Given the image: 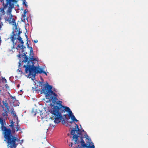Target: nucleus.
<instances>
[{"mask_svg":"<svg viewBox=\"0 0 148 148\" xmlns=\"http://www.w3.org/2000/svg\"><path fill=\"white\" fill-rule=\"evenodd\" d=\"M1 37H0V44H1Z\"/></svg>","mask_w":148,"mask_h":148,"instance_id":"obj_37","label":"nucleus"},{"mask_svg":"<svg viewBox=\"0 0 148 148\" xmlns=\"http://www.w3.org/2000/svg\"><path fill=\"white\" fill-rule=\"evenodd\" d=\"M12 99H14V100H15V99H16V98H15V97H12Z\"/></svg>","mask_w":148,"mask_h":148,"instance_id":"obj_35","label":"nucleus"},{"mask_svg":"<svg viewBox=\"0 0 148 148\" xmlns=\"http://www.w3.org/2000/svg\"><path fill=\"white\" fill-rule=\"evenodd\" d=\"M22 32L21 31H19L17 35H20V34Z\"/></svg>","mask_w":148,"mask_h":148,"instance_id":"obj_26","label":"nucleus"},{"mask_svg":"<svg viewBox=\"0 0 148 148\" xmlns=\"http://www.w3.org/2000/svg\"><path fill=\"white\" fill-rule=\"evenodd\" d=\"M43 82H40V85H41V86H42L43 85Z\"/></svg>","mask_w":148,"mask_h":148,"instance_id":"obj_30","label":"nucleus"},{"mask_svg":"<svg viewBox=\"0 0 148 148\" xmlns=\"http://www.w3.org/2000/svg\"><path fill=\"white\" fill-rule=\"evenodd\" d=\"M14 109L12 108V111L11 112V114L13 115V117L14 118L16 119L17 121H18V117L16 114V113L15 111H14Z\"/></svg>","mask_w":148,"mask_h":148,"instance_id":"obj_10","label":"nucleus"},{"mask_svg":"<svg viewBox=\"0 0 148 148\" xmlns=\"http://www.w3.org/2000/svg\"><path fill=\"white\" fill-rule=\"evenodd\" d=\"M22 16L23 18H25V17H26L25 14H22Z\"/></svg>","mask_w":148,"mask_h":148,"instance_id":"obj_24","label":"nucleus"},{"mask_svg":"<svg viewBox=\"0 0 148 148\" xmlns=\"http://www.w3.org/2000/svg\"><path fill=\"white\" fill-rule=\"evenodd\" d=\"M75 125H76L77 127V129H78V126L77 124L75 123Z\"/></svg>","mask_w":148,"mask_h":148,"instance_id":"obj_36","label":"nucleus"},{"mask_svg":"<svg viewBox=\"0 0 148 148\" xmlns=\"http://www.w3.org/2000/svg\"><path fill=\"white\" fill-rule=\"evenodd\" d=\"M40 116L42 118H43V116H42V115H43V114L42 113H40Z\"/></svg>","mask_w":148,"mask_h":148,"instance_id":"obj_33","label":"nucleus"},{"mask_svg":"<svg viewBox=\"0 0 148 148\" xmlns=\"http://www.w3.org/2000/svg\"><path fill=\"white\" fill-rule=\"evenodd\" d=\"M4 8H0V14L1 16L4 15L5 14V12L4 10Z\"/></svg>","mask_w":148,"mask_h":148,"instance_id":"obj_13","label":"nucleus"},{"mask_svg":"<svg viewBox=\"0 0 148 148\" xmlns=\"http://www.w3.org/2000/svg\"><path fill=\"white\" fill-rule=\"evenodd\" d=\"M52 86L47 85L45 86L41 91L42 93L46 95L47 98L49 101L52 102L53 104L57 106H52L51 109L49 110V112L52 114V118L54 119V122L55 124H58L60 122L62 119V113L65 111L69 113V116L72 121L77 122L78 121L76 119L70 108L66 106H63L61 101H57V95L51 90Z\"/></svg>","mask_w":148,"mask_h":148,"instance_id":"obj_1","label":"nucleus"},{"mask_svg":"<svg viewBox=\"0 0 148 148\" xmlns=\"http://www.w3.org/2000/svg\"><path fill=\"white\" fill-rule=\"evenodd\" d=\"M25 0H24V1H23V4L25 5V6L26 7H27L28 6V5L26 3H25Z\"/></svg>","mask_w":148,"mask_h":148,"instance_id":"obj_20","label":"nucleus"},{"mask_svg":"<svg viewBox=\"0 0 148 148\" xmlns=\"http://www.w3.org/2000/svg\"><path fill=\"white\" fill-rule=\"evenodd\" d=\"M3 82H5V83L7 82V80L4 78H3Z\"/></svg>","mask_w":148,"mask_h":148,"instance_id":"obj_23","label":"nucleus"},{"mask_svg":"<svg viewBox=\"0 0 148 148\" xmlns=\"http://www.w3.org/2000/svg\"><path fill=\"white\" fill-rule=\"evenodd\" d=\"M1 15H0V20L1 19Z\"/></svg>","mask_w":148,"mask_h":148,"instance_id":"obj_40","label":"nucleus"},{"mask_svg":"<svg viewBox=\"0 0 148 148\" xmlns=\"http://www.w3.org/2000/svg\"><path fill=\"white\" fill-rule=\"evenodd\" d=\"M65 122V121H62V123H64Z\"/></svg>","mask_w":148,"mask_h":148,"instance_id":"obj_39","label":"nucleus"},{"mask_svg":"<svg viewBox=\"0 0 148 148\" xmlns=\"http://www.w3.org/2000/svg\"><path fill=\"white\" fill-rule=\"evenodd\" d=\"M70 146H71V147H72V145H70Z\"/></svg>","mask_w":148,"mask_h":148,"instance_id":"obj_43","label":"nucleus"},{"mask_svg":"<svg viewBox=\"0 0 148 148\" xmlns=\"http://www.w3.org/2000/svg\"><path fill=\"white\" fill-rule=\"evenodd\" d=\"M27 10L26 9L24 10V11L23 12V14H25L27 13Z\"/></svg>","mask_w":148,"mask_h":148,"instance_id":"obj_22","label":"nucleus"},{"mask_svg":"<svg viewBox=\"0 0 148 148\" xmlns=\"http://www.w3.org/2000/svg\"><path fill=\"white\" fill-rule=\"evenodd\" d=\"M3 112L2 113V115L5 118H7L8 116V112L5 109H3Z\"/></svg>","mask_w":148,"mask_h":148,"instance_id":"obj_11","label":"nucleus"},{"mask_svg":"<svg viewBox=\"0 0 148 148\" xmlns=\"http://www.w3.org/2000/svg\"><path fill=\"white\" fill-rule=\"evenodd\" d=\"M52 90H53L54 91H55V92H56V91H57V89H55V88L52 89H52H51V90H52V91H53Z\"/></svg>","mask_w":148,"mask_h":148,"instance_id":"obj_28","label":"nucleus"},{"mask_svg":"<svg viewBox=\"0 0 148 148\" xmlns=\"http://www.w3.org/2000/svg\"><path fill=\"white\" fill-rule=\"evenodd\" d=\"M25 21V18H23V19H22V21L23 22H24Z\"/></svg>","mask_w":148,"mask_h":148,"instance_id":"obj_34","label":"nucleus"},{"mask_svg":"<svg viewBox=\"0 0 148 148\" xmlns=\"http://www.w3.org/2000/svg\"><path fill=\"white\" fill-rule=\"evenodd\" d=\"M25 36L26 37V38L27 39V41L28 40V36L26 34H25Z\"/></svg>","mask_w":148,"mask_h":148,"instance_id":"obj_31","label":"nucleus"},{"mask_svg":"<svg viewBox=\"0 0 148 148\" xmlns=\"http://www.w3.org/2000/svg\"><path fill=\"white\" fill-rule=\"evenodd\" d=\"M73 123V121H71L70 122V123Z\"/></svg>","mask_w":148,"mask_h":148,"instance_id":"obj_41","label":"nucleus"},{"mask_svg":"<svg viewBox=\"0 0 148 148\" xmlns=\"http://www.w3.org/2000/svg\"><path fill=\"white\" fill-rule=\"evenodd\" d=\"M14 123V122L12 120H11V125H10V126L12 127H13Z\"/></svg>","mask_w":148,"mask_h":148,"instance_id":"obj_14","label":"nucleus"},{"mask_svg":"<svg viewBox=\"0 0 148 148\" xmlns=\"http://www.w3.org/2000/svg\"><path fill=\"white\" fill-rule=\"evenodd\" d=\"M3 104L5 106V107H8V104L7 102L3 103Z\"/></svg>","mask_w":148,"mask_h":148,"instance_id":"obj_19","label":"nucleus"},{"mask_svg":"<svg viewBox=\"0 0 148 148\" xmlns=\"http://www.w3.org/2000/svg\"><path fill=\"white\" fill-rule=\"evenodd\" d=\"M82 131L83 132H85L84 131V130H82Z\"/></svg>","mask_w":148,"mask_h":148,"instance_id":"obj_42","label":"nucleus"},{"mask_svg":"<svg viewBox=\"0 0 148 148\" xmlns=\"http://www.w3.org/2000/svg\"><path fill=\"white\" fill-rule=\"evenodd\" d=\"M27 48H30V47H29V44H28V42H27Z\"/></svg>","mask_w":148,"mask_h":148,"instance_id":"obj_27","label":"nucleus"},{"mask_svg":"<svg viewBox=\"0 0 148 148\" xmlns=\"http://www.w3.org/2000/svg\"><path fill=\"white\" fill-rule=\"evenodd\" d=\"M30 49L29 57L28 58L29 60H28L27 64L24 65L23 67L25 68V73H28L27 77L31 78L32 80L34 81L36 79V74L43 73L47 75L48 72L47 70L46 71H44L43 68L37 66L38 65V61L36 58H34V53L32 47H30Z\"/></svg>","mask_w":148,"mask_h":148,"instance_id":"obj_2","label":"nucleus"},{"mask_svg":"<svg viewBox=\"0 0 148 148\" xmlns=\"http://www.w3.org/2000/svg\"><path fill=\"white\" fill-rule=\"evenodd\" d=\"M21 66V65H20V67L18 66V70H17V71H19V72H20L21 73H22V72L21 71V68H20Z\"/></svg>","mask_w":148,"mask_h":148,"instance_id":"obj_17","label":"nucleus"},{"mask_svg":"<svg viewBox=\"0 0 148 148\" xmlns=\"http://www.w3.org/2000/svg\"><path fill=\"white\" fill-rule=\"evenodd\" d=\"M7 20L9 21L10 22H12V23H13V25H14V24L15 25V32H17L18 31V28H17V26H16V24L15 23V20L13 18H9Z\"/></svg>","mask_w":148,"mask_h":148,"instance_id":"obj_9","label":"nucleus"},{"mask_svg":"<svg viewBox=\"0 0 148 148\" xmlns=\"http://www.w3.org/2000/svg\"><path fill=\"white\" fill-rule=\"evenodd\" d=\"M12 35L10 37L11 41L13 43V45L14 46L15 45H16V42H14L15 40L17 39V33H15V32L14 31L12 32Z\"/></svg>","mask_w":148,"mask_h":148,"instance_id":"obj_8","label":"nucleus"},{"mask_svg":"<svg viewBox=\"0 0 148 148\" xmlns=\"http://www.w3.org/2000/svg\"><path fill=\"white\" fill-rule=\"evenodd\" d=\"M20 41L21 44V45H20V47H25L23 45L24 42L23 40H21Z\"/></svg>","mask_w":148,"mask_h":148,"instance_id":"obj_16","label":"nucleus"},{"mask_svg":"<svg viewBox=\"0 0 148 148\" xmlns=\"http://www.w3.org/2000/svg\"><path fill=\"white\" fill-rule=\"evenodd\" d=\"M23 140H21L20 141V142H19V144H20L21 145L22 144V143H23Z\"/></svg>","mask_w":148,"mask_h":148,"instance_id":"obj_25","label":"nucleus"},{"mask_svg":"<svg viewBox=\"0 0 148 148\" xmlns=\"http://www.w3.org/2000/svg\"><path fill=\"white\" fill-rule=\"evenodd\" d=\"M3 120L0 118V123L1 124V129L3 132L4 136L5 138V141H7L10 148H16L17 144L16 142L20 141V140L17 137L13 136L11 134V130L8 129L4 126Z\"/></svg>","mask_w":148,"mask_h":148,"instance_id":"obj_3","label":"nucleus"},{"mask_svg":"<svg viewBox=\"0 0 148 148\" xmlns=\"http://www.w3.org/2000/svg\"><path fill=\"white\" fill-rule=\"evenodd\" d=\"M88 148H95V147L94 146L92 145V146L91 147H90V146L88 147Z\"/></svg>","mask_w":148,"mask_h":148,"instance_id":"obj_29","label":"nucleus"},{"mask_svg":"<svg viewBox=\"0 0 148 148\" xmlns=\"http://www.w3.org/2000/svg\"><path fill=\"white\" fill-rule=\"evenodd\" d=\"M86 136H87L88 137V135H86Z\"/></svg>","mask_w":148,"mask_h":148,"instance_id":"obj_46","label":"nucleus"},{"mask_svg":"<svg viewBox=\"0 0 148 148\" xmlns=\"http://www.w3.org/2000/svg\"><path fill=\"white\" fill-rule=\"evenodd\" d=\"M87 139H88L89 143V145L88 146H87V145L85 144L84 141L83 140L82 138V137H81V141H78V140H77V141H74L75 142L74 143L75 144L77 143L78 144V147L77 148H84V147H86L87 148H88V147H91L92 145L95 147L93 143L91 142V140L90 138H87Z\"/></svg>","mask_w":148,"mask_h":148,"instance_id":"obj_5","label":"nucleus"},{"mask_svg":"<svg viewBox=\"0 0 148 148\" xmlns=\"http://www.w3.org/2000/svg\"><path fill=\"white\" fill-rule=\"evenodd\" d=\"M77 133L79 135H80L82 133V131L80 130L79 128L78 129V130L76 131Z\"/></svg>","mask_w":148,"mask_h":148,"instance_id":"obj_15","label":"nucleus"},{"mask_svg":"<svg viewBox=\"0 0 148 148\" xmlns=\"http://www.w3.org/2000/svg\"><path fill=\"white\" fill-rule=\"evenodd\" d=\"M54 126H55V125H54L52 124H49V128L50 127H54Z\"/></svg>","mask_w":148,"mask_h":148,"instance_id":"obj_21","label":"nucleus"},{"mask_svg":"<svg viewBox=\"0 0 148 148\" xmlns=\"http://www.w3.org/2000/svg\"><path fill=\"white\" fill-rule=\"evenodd\" d=\"M34 42L35 43H37L38 42V40H34Z\"/></svg>","mask_w":148,"mask_h":148,"instance_id":"obj_32","label":"nucleus"},{"mask_svg":"<svg viewBox=\"0 0 148 148\" xmlns=\"http://www.w3.org/2000/svg\"><path fill=\"white\" fill-rule=\"evenodd\" d=\"M6 3L5 4L4 3V0H1V2L3 3V5L4 8H7L8 5H9V7L7 10V13L8 14H9L11 16H12L11 12H12V8H13L14 7V4L12 3V2H14L15 0H6Z\"/></svg>","mask_w":148,"mask_h":148,"instance_id":"obj_6","label":"nucleus"},{"mask_svg":"<svg viewBox=\"0 0 148 148\" xmlns=\"http://www.w3.org/2000/svg\"><path fill=\"white\" fill-rule=\"evenodd\" d=\"M46 98H47V97H46ZM46 98L47 99V98ZM48 100H49V101H49V99H48ZM47 101H48V100H47Z\"/></svg>","mask_w":148,"mask_h":148,"instance_id":"obj_45","label":"nucleus"},{"mask_svg":"<svg viewBox=\"0 0 148 148\" xmlns=\"http://www.w3.org/2000/svg\"><path fill=\"white\" fill-rule=\"evenodd\" d=\"M17 87H18V88L20 86L19 84H18V85H17Z\"/></svg>","mask_w":148,"mask_h":148,"instance_id":"obj_38","label":"nucleus"},{"mask_svg":"<svg viewBox=\"0 0 148 148\" xmlns=\"http://www.w3.org/2000/svg\"><path fill=\"white\" fill-rule=\"evenodd\" d=\"M8 148H9V147H8Z\"/></svg>","mask_w":148,"mask_h":148,"instance_id":"obj_48","label":"nucleus"},{"mask_svg":"<svg viewBox=\"0 0 148 148\" xmlns=\"http://www.w3.org/2000/svg\"><path fill=\"white\" fill-rule=\"evenodd\" d=\"M76 131V130H75V129L74 128H73L71 132V134L73 135V139L72 140L75 141H77V140H78L79 136H77V134H75Z\"/></svg>","mask_w":148,"mask_h":148,"instance_id":"obj_7","label":"nucleus"},{"mask_svg":"<svg viewBox=\"0 0 148 148\" xmlns=\"http://www.w3.org/2000/svg\"><path fill=\"white\" fill-rule=\"evenodd\" d=\"M32 90H33V91H34V90H33V89H34V88H33V87H32Z\"/></svg>","mask_w":148,"mask_h":148,"instance_id":"obj_44","label":"nucleus"},{"mask_svg":"<svg viewBox=\"0 0 148 148\" xmlns=\"http://www.w3.org/2000/svg\"><path fill=\"white\" fill-rule=\"evenodd\" d=\"M25 47H20V45L19 44L18 45L16 48L18 52L19 53L17 56L18 58H20L19 62V67H20V65H21V62L26 63L28 60V56L26 55L27 54V53H25Z\"/></svg>","mask_w":148,"mask_h":148,"instance_id":"obj_4","label":"nucleus"},{"mask_svg":"<svg viewBox=\"0 0 148 148\" xmlns=\"http://www.w3.org/2000/svg\"><path fill=\"white\" fill-rule=\"evenodd\" d=\"M18 37L17 38V39L20 41L22 40V38L21 37L20 35H17Z\"/></svg>","mask_w":148,"mask_h":148,"instance_id":"obj_18","label":"nucleus"},{"mask_svg":"<svg viewBox=\"0 0 148 148\" xmlns=\"http://www.w3.org/2000/svg\"><path fill=\"white\" fill-rule=\"evenodd\" d=\"M22 91V90H21V92Z\"/></svg>","mask_w":148,"mask_h":148,"instance_id":"obj_47","label":"nucleus"},{"mask_svg":"<svg viewBox=\"0 0 148 148\" xmlns=\"http://www.w3.org/2000/svg\"><path fill=\"white\" fill-rule=\"evenodd\" d=\"M19 122V121H17L16 122V132L18 131V130H21V128L18 125V123Z\"/></svg>","mask_w":148,"mask_h":148,"instance_id":"obj_12","label":"nucleus"}]
</instances>
